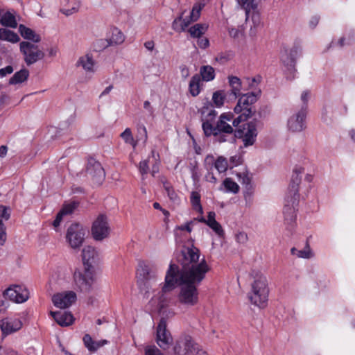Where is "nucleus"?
I'll use <instances>...</instances> for the list:
<instances>
[{
	"instance_id": "f257e3e1",
	"label": "nucleus",
	"mask_w": 355,
	"mask_h": 355,
	"mask_svg": "<svg viewBox=\"0 0 355 355\" xmlns=\"http://www.w3.org/2000/svg\"><path fill=\"white\" fill-rule=\"evenodd\" d=\"M181 269L175 264H170L165 277V283L159 297L160 308L165 306L167 297L165 294L173 291L175 285H181L178 299L180 303L193 306L198 301L197 286L205 279L210 270L205 258L200 260V250L194 247L184 248L177 257Z\"/></svg>"
},
{
	"instance_id": "f03ea898",
	"label": "nucleus",
	"mask_w": 355,
	"mask_h": 355,
	"mask_svg": "<svg viewBox=\"0 0 355 355\" xmlns=\"http://www.w3.org/2000/svg\"><path fill=\"white\" fill-rule=\"evenodd\" d=\"M269 289L268 281L265 276L258 275L251 285V291L248 293V298L252 304L264 308L267 305Z\"/></svg>"
},
{
	"instance_id": "7ed1b4c3",
	"label": "nucleus",
	"mask_w": 355,
	"mask_h": 355,
	"mask_svg": "<svg viewBox=\"0 0 355 355\" xmlns=\"http://www.w3.org/2000/svg\"><path fill=\"white\" fill-rule=\"evenodd\" d=\"M75 289L88 293L93 289V284L95 281L94 270L90 268H84L83 270L76 269L73 275Z\"/></svg>"
},
{
	"instance_id": "20e7f679",
	"label": "nucleus",
	"mask_w": 355,
	"mask_h": 355,
	"mask_svg": "<svg viewBox=\"0 0 355 355\" xmlns=\"http://www.w3.org/2000/svg\"><path fill=\"white\" fill-rule=\"evenodd\" d=\"M257 136V121H252L243 124L234 130V137L241 139L243 146H252Z\"/></svg>"
},
{
	"instance_id": "39448f33",
	"label": "nucleus",
	"mask_w": 355,
	"mask_h": 355,
	"mask_svg": "<svg viewBox=\"0 0 355 355\" xmlns=\"http://www.w3.org/2000/svg\"><path fill=\"white\" fill-rule=\"evenodd\" d=\"M87 230L82 225L72 223L67 229L66 240L73 249L80 248L85 238Z\"/></svg>"
},
{
	"instance_id": "423d86ee",
	"label": "nucleus",
	"mask_w": 355,
	"mask_h": 355,
	"mask_svg": "<svg viewBox=\"0 0 355 355\" xmlns=\"http://www.w3.org/2000/svg\"><path fill=\"white\" fill-rule=\"evenodd\" d=\"M20 51L24 55V61L27 65H31L44 57V52L37 45L28 42L20 43Z\"/></svg>"
},
{
	"instance_id": "0eeeda50",
	"label": "nucleus",
	"mask_w": 355,
	"mask_h": 355,
	"mask_svg": "<svg viewBox=\"0 0 355 355\" xmlns=\"http://www.w3.org/2000/svg\"><path fill=\"white\" fill-rule=\"evenodd\" d=\"M86 175L96 185L101 184L105 177V171L101 163L93 158L88 160Z\"/></svg>"
},
{
	"instance_id": "6e6552de",
	"label": "nucleus",
	"mask_w": 355,
	"mask_h": 355,
	"mask_svg": "<svg viewBox=\"0 0 355 355\" xmlns=\"http://www.w3.org/2000/svg\"><path fill=\"white\" fill-rule=\"evenodd\" d=\"M92 234L96 241H102L110 234V227L106 216L101 214L94 221L92 227Z\"/></svg>"
},
{
	"instance_id": "1a4fd4ad",
	"label": "nucleus",
	"mask_w": 355,
	"mask_h": 355,
	"mask_svg": "<svg viewBox=\"0 0 355 355\" xmlns=\"http://www.w3.org/2000/svg\"><path fill=\"white\" fill-rule=\"evenodd\" d=\"M156 340L158 345L164 350L168 349L173 343V337L166 329V320L162 318L157 327Z\"/></svg>"
},
{
	"instance_id": "9d476101",
	"label": "nucleus",
	"mask_w": 355,
	"mask_h": 355,
	"mask_svg": "<svg viewBox=\"0 0 355 355\" xmlns=\"http://www.w3.org/2000/svg\"><path fill=\"white\" fill-rule=\"evenodd\" d=\"M202 127L206 137H209L211 135H217L218 132L230 134V135H232L233 132L234 133L232 125L222 119H218L216 126H214L209 121H203Z\"/></svg>"
},
{
	"instance_id": "9b49d317",
	"label": "nucleus",
	"mask_w": 355,
	"mask_h": 355,
	"mask_svg": "<svg viewBox=\"0 0 355 355\" xmlns=\"http://www.w3.org/2000/svg\"><path fill=\"white\" fill-rule=\"evenodd\" d=\"M198 349V345L193 342L191 337L184 336L176 341L173 347V352L175 355H187L194 354Z\"/></svg>"
},
{
	"instance_id": "f8f14e48",
	"label": "nucleus",
	"mask_w": 355,
	"mask_h": 355,
	"mask_svg": "<svg viewBox=\"0 0 355 355\" xmlns=\"http://www.w3.org/2000/svg\"><path fill=\"white\" fill-rule=\"evenodd\" d=\"M6 300H9L16 303H22L28 298V291L21 286L14 285L8 288L3 293Z\"/></svg>"
},
{
	"instance_id": "ddd939ff",
	"label": "nucleus",
	"mask_w": 355,
	"mask_h": 355,
	"mask_svg": "<svg viewBox=\"0 0 355 355\" xmlns=\"http://www.w3.org/2000/svg\"><path fill=\"white\" fill-rule=\"evenodd\" d=\"M76 298V293L70 291L55 294L52 297V301L56 307L66 309L74 303Z\"/></svg>"
},
{
	"instance_id": "4468645a",
	"label": "nucleus",
	"mask_w": 355,
	"mask_h": 355,
	"mask_svg": "<svg viewBox=\"0 0 355 355\" xmlns=\"http://www.w3.org/2000/svg\"><path fill=\"white\" fill-rule=\"evenodd\" d=\"M306 107L302 106L300 110L288 121V129L293 132H300L305 128Z\"/></svg>"
},
{
	"instance_id": "2eb2a0df",
	"label": "nucleus",
	"mask_w": 355,
	"mask_h": 355,
	"mask_svg": "<svg viewBox=\"0 0 355 355\" xmlns=\"http://www.w3.org/2000/svg\"><path fill=\"white\" fill-rule=\"evenodd\" d=\"M302 173H304L303 168H295L293 171V174L292 175L291 180L288 186V193L287 196L288 198H293V203H295L296 201H298L299 199L298 187L301 182L300 175Z\"/></svg>"
},
{
	"instance_id": "dca6fc26",
	"label": "nucleus",
	"mask_w": 355,
	"mask_h": 355,
	"mask_svg": "<svg viewBox=\"0 0 355 355\" xmlns=\"http://www.w3.org/2000/svg\"><path fill=\"white\" fill-rule=\"evenodd\" d=\"M83 261L84 268H90L94 270V265L98 261V253L94 248L92 246H86L83 250Z\"/></svg>"
},
{
	"instance_id": "f3484780",
	"label": "nucleus",
	"mask_w": 355,
	"mask_h": 355,
	"mask_svg": "<svg viewBox=\"0 0 355 355\" xmlns=\"http://www.w3.org/2000/svg\"><path fill=\"white\" fill-rule=\"evenodd\" d=\"M137 271L144 280L149 281L157 277V268L154 263L140 261Z\"/></svg>"
},
{
	"instance_id": "a211bd4d",
	"label": "nucleus",
	"mask_w": 355,
	"mask_h": 355,
	"mask_svg": "<svg viewBox=\"0 0 355 355\" xmlns=\"http://www.w3.org/2000/svg\"><path fill=\"white\" fill-rule=\"evenodd\" d=\"M286 200L288 204L284 206L283 211L284 220L287 224L293 227V223L295 222L296 218L295 205L297 204V201L293 203L294 199L292 197H287Z\"/></svg>"
},
{
	"instance_id": "6ab92c4d",
	"label": "nucleus",
	"mask_w": 355,
	"mask_h": 355,
	"mask_svg": "<svg viewBox=\"0 0 355 355\" xmlns=\"http://www.w3.org/2000/svg\"><path fill=\"white\" fill-rule=\"evenodd\" d=\"M22 323L19 320L3 319L0 322L3 334L8 335L21 329Z\"/></svg>"
},
{
	"instance_id": "aec40b11",
	"label": "nucleus",
	"mask_w": 355,
	"mask_h": 355,
	"mask_svg": "<svg viewBox=\"0 0 355 355\" xmlns=\"http://www.w3.org/2000/svg\"><path fill=\"white\" fill-rule=\"evenodd\" d=\"M50 314L55 321L62 327L69 326L73 323V316L69 312L51 311Z\"/></svg>"
},
{
	"instance_id": "412c9836",
	"label": "nucleus",
	"mask_w": 355,
	"mask_h": 355,
	"mask_svg": "<svg viewBox=\"0 0 355 355\" xmlns=\"http://www.w3.org/2000/svg\"><path fill=\"white\" fill-rule=\"evenodd\" d=\"M299 51L298 48L295 46L290 50L288 53L282 56V62L291 73L295 71V59Z\"/></svg>"
},
{
	"instance_id": "4be33fe9",
	"label": "nucleus",
	"mask_w": 355,
	"mask_h": 355,
	"mask_svg": "<svg viewBox=\"0 0 355 355\" xmlns=\"http://www.w3.org/2000/svg\"><path fill=\"white\" fill-rule=\"evenodd\" d=\"M19 31L21 35L26 40H31L33 42H39L41 40L40 36L37 35L32 29L20 24Z\"/></svg>"
},
{
	"instance_id": "5701e85b",
	"label": "nucleus",
	"mask_w": 355,
	"mask_h": 355,
	"mask_svg": "<svg viewBox=\"0 0 355 355\" xmlns=\"http://www.w3.org/2000/svg\"><path fill=\"white\" fill-rule=\"evenodd\" d=\"M29 76V71L26 69H22L16 72L9 80V84L16 85L24 83L27 80Z\"/></svg>"
},
{
	"instance_id": "b1692460",
	"label": "nucleus",
	"mask_w": 355,
	"mask_h": 355,
	"mask_svg": "<svg viewBox=\"0 0 355 355\" xmlns=\"http://www.w3.org/2000/svg\"><path fill=\"white\" fill-rule=\"evenodd\" d=\"M77 64L78 66H81L85 70L87 71H93L94 62L92 57L87 54L79 58Z\"/></svg>"
},
{
	"instance_id": "393cba45",
	"label": "nucleus",
	"mask_w": 355,
	"mask_h": 355,
	"mask_svg": "<svg viewBox=\"0 0 355 355\" xmlns=\"http://www.w3.org/2000/svg\"><path fill=\"white\" fill-rule=\"evenodd\" d=\"M200 77L198 74L194 75L189 83V92L193 96H197L200 92Z\"/></svg>"
},
{
	"instance_id": "a878e982",
	"label": "nucleus",
	"mask_w": 355,
	"mask_h": 355,
	"mask_svg": "<svg viewBox=\"0 0 355 355\" xmlns=\"http://www.w3.org/2000/svg\"><path fill=\"white\" fill-rule=\"evenodd\" d=\"M0 40L17 42L19 40V37L17 33L12 31L6 28H0Z\"/></svg>"
},
{
	"instance_id": "bb28decb",
	"label": "nucleus",
	"mask_w": 355,
	"mask_h": 355,
	"mask_svg": "<svg viewBox=\"0 0 355 355\" xmlns=\"http://www.w3.org/2000/svg\"><path fill=\"white\" fill-rule=\"evenodd\" d=\"M200 73L202 76V79L205 81L212 80L215 77L214 69L209 65L201 67Z\"/></svg>"
},
{
	"instance_id": "cd10ccee",
	"label": "nucleus",
	"mask_w": 355,
	"mask_h": 355,
	"mask_svg": "<svg viewBox=\"0 0 355 355\" xmlns=\"http://www.w3.org/2000/svg\"><path fill=\"white\" fill-rule=\"evenodd\" d=\"M125 37L123 33L117 28H114L112 31V36L108 40L110 44H121L124 42Z\"/></svg>"
},
{
	"instance_id": "c85d7f7f",
	"label": "nucleus",
	"mask_w": 355,
	"mask_h": 355,
	"mask_svg": "<svg viewBox=\"0 0 355 355\" xmlns=\"http://www.w3.org/2000/svg\"><path fill=\"white\" fill-rule=\"evenodd\" d=\"M191 204L193 209L196 210L200 214H203V209L200 203V195L198 191H192L191 193Z\"/></svg>"
},
{
	"instance_id": "c756f323",
	"label": "nucleus",
	"mask_w": 355,
	"mask_h": 355,
	"mask_svg": "<svg viewBox=\"0 0 355 355\" xmlns=\"http://www.w3.org/2000/svg\"><path fill=\"white\" fill-rule=\"evenodd\" d=\"M207 26L202 24H196L189 29V32L193 37H201L207 31Z\"/></svg>"
},
{
	"instance_id": "7c9ffc66",
	"label": "nucleus",
	"mask_w": 355,
	"mask_h": 355,
	"mask_svg": "<svg viewBox=\"0 0 355 355\" xmlns=\"http://www.w3.org/2000/svg\"><path fill=\"white\" fill-rule=\"evenodd\" d=\"M239 103L244 107H252L251 105L257 101V95L254 92L243 95L239 99Z\"/></svg>"
},
{
	"instance_id": "2f4dec72",
	"label": "nucleus",
	"mask_w": 355,
	"mask_h": 355,
	"mask_svg": "<svg viewBox=\"0 0 355 355\" xmlns=\"http://www.w3.org/2000/svg\"><path fill=\"white\" fill-rule=\"evenodd\" d=\"M1 24L4 26L11 28H16L17 26L15 16L9 12H7L1 17Z\"/></svg>"
},
{
	"instance_id": "473e14b6",
	"label": "nucleus",
	"mask_w": 355,
	"mask_h": 355,
	"mask_svg": "<svg viewBox=\"0 0 355 355\" xmlns=\"http://www.w3.org/2000/svg\"><path fill=\"white\" fill-rule=\"evenodd\" d=\"M229 84L232 87V92L235 96L240 95L241 89V80L236 76H229Z\"/></svg>"
},
{
	"instance_id": "72a5a7b5",
	"label": "nucleus",
	"mask_w": 355,
	"mask_h": 355,
	"mask_svg": "<svg viewBox=\"0 0 355 355\" xmlns=\"http://www.w3.org/2000/svg\"><path fill=\"white\" fill-rule=\"evenodd\" d=\"M291 252L293 255H295L299 258H305L308 259L311 257V250L309 249V245L308 243H306V248L302 250H298L295 248H292L291 250Z\"/></svg>"
},
{
	"instance_id": "f704fd0d",
	"label": "nucleus",
	"mask_w": 355,
	"mask_h": 355,
	"mask_svg": "<svg viewBox=\"0 0 355 355\" xmlns=\"http://www.w3.org/2000/svg\"><path fill=\"white\" fill-rule=\"evenodd\" d=\"M225 98V95L223 90H218L214 92L212 96L213 102L217 107H220L223 105Z\"/></svg>"
},
{
	"instance_id": "c9c22d12",
	"label": "nucleus",
	"mask_w": 355,
	"mask_h": 355,
	"mask_svg": "<svg viewBox=\"0 0 355 355\" xmlns=\"http://www.w3.org/2000/svg\"><path fill=\"white\" fill-rule=\"evenodd\" d=\"M223 185L227 191H230L234 193H237L239 191V185L235 182H234L231 178H226L223 181Z\"/></svg>"
},
{
	"instance_id": "e433bc0d",
	"label": "nucleus",
	"mask_w": 355,
	"mask_h": 355,
	"mask_svg": "<svg viewBox=\"0 0 355 355\" xmlns=\"http://www.w3.org/2000/svg\"><path fill=\"white\" fill-rule=\"evenodd\" d=\"M257 4L254 3V8L250 7V12L249 16L251 15L252 21L254 24V27H257L261 24V17L259 13L256 11ZM250 17H246V20L249 19Z\"/></svg>"
},
{
	"instance_id": "4c0bfd02",
	"label": "nucleus",
	"mask_w": 355,
	"mask_h": 355,
	"mask_svg": "<svg viewBox=\"0 0 355 355\" xmlns=\"http://www.w3.org/2000/svg\"><path fill=\"white\" fill-rule=\"evenodd\" d=\"M214 166L219 173H224L228 167L227 161L223 157H219L215 162Z\"/></svg>"
},
{
	"instance_id": "58836bf2",
	"label": "nucleus",
	"mask_w": 355,
	"mask_h": 355,
	"mask_svg": "<svg viewBox=\"0 0 355 355\" xmlns=\"http://www.w3.org/2000/svg\"><path fill=\"white\" fill-rule=\"evenodd\" d=\"M121 137L124 140L126 144H129L135 147L136 143L135 142L131 130L126 128L121 134Z\"/></svg>"
},
{
	"instance_id": "ea45409f",
	"label": "nucleus",
	"mask_w": 355,
	"mask_h": 355,
	"mask_svg": "<svg viewBox=\"0 0 355 355\" xmlns=\"http://www.w3.org/2000/svg\"><path fill=\"white\" fill-rule=\"evenodd\" d=\"M238 3L245 10V15L249 17L250 7L254 8L255 0H236Z\"/></svg>"
},
{
	"instance_id": "a19ab883",
	"label": "nucleus",
	"mask_w": 355,
	"mask_h": 355,
	"mask_svg": "<svg viewBox=\"0 0 355 355\" xmlns=\"http://www.w3.org/2000/svg\"><path fill=\"white\" fill-rule=\"evenodd\" d=\"M79 203L76 201L71 202L69 203H65L61 211L64 214V215L72 214L74 210L78 207Z\"/></svg>"
},
{
	"instance_id": "79ce46f5",
	"label": "nucleus",
	"mask_w": 355,
	"mask_h": 355,
	"mask_svg": "<svg viewBox=\"0 0 355 355\" xmlns=\"http://www.w3.org/2000/svg\"><path fill=\"white\" fill-rule=\"evenodd\" d=\"M187 27V24L182 22V16L175 19L172 24L173 29L177 32L184 31Z\"/></svg>"
},
{
	"instance_id": "37998d69",
	"label": "nucleus",
	"mask_w": 355,
	"mask_h": 355,
	"mask_svg": "<svg viewBox=\"0 0 355 355\" xmlns=\"http://www.w3.org/2000/svg\"><path fill=\"white\" fill-rule=\"evenodd\" d=\"M110 43L108 40L101 39L96 40L94 44V50L96 51H101L103 49L110 46Z\"/></svg>"
},
{
	"instance_id": "c03bdc74",
	"label": "nucleus",
	"mask_w": 355,
	"mask_h": 355,
	"mask_svg": "<svg viewBox=\"0 0 355 355\" xmlns=\"http://www.w3.org/2000/svg\"><path fill=\"white\" fill-rule=\"evenodd\" d=\"M237 176L239 177V180L241 179V183L244 185H245V187L247 189H250L252 187L251 185V178L249 176L248 173H239L237 174Z\"/></svg>"
},
{
	"instance_id": "a18cd8bd",
	"label": "nucleus",
	"mask_w": 355,
	"mask_h": 355,
	"mask_svg": "<svg viewBox=\"0 0 355 355\" xmlns=\"http://www.w3.org/2000/svg\"><path fill=\"white\" fill-rule=\"evenodd\" d=\"M80 1L75 2L71 8H62L60 11L65 15L66 16H69L73 13H76L78 11L80 8Z\"/></svg>"
},
{
	"instance_id": "49530a36",
	"label": "nucleus",
	"mask_w": 355,
	"mask_h": 355,
	"mask_svg": "<svg viewBox=\"0 0 355 355\" xmlns=\"http://www.w3.org/2000/svg\"><path fill=\"white\" fill-rule=\"evenodd\" d=\"M201 9L202 7L200 4H196L193 6L189 16V17L191 18V21H195L198 19L200 15Z\"/></svg>"
},
{
	"instance_id": "de8ad7c7",
	"label": "nucleus",
	"mask_w": 355,
	"mask_h": 355,
	"mask_svg": "<svg viewBox=\"0 0 355 355\" xmlns=\"http://www.w3.org/2000/svg\"><path fill=\"white\" fill-rule=\"evenodd\" d=\"M210 228H211L219 236H223L224 234V231L219 223L216 221H212L211 223L207 225Z\"/></svg>"
},
{
	"instance_id": "09e8293b",
	"label": "nucleus",
	"mask_w": 355,
	"mask_h": 355,
	"mask_svg": "<svg viewBox=\"0 0 355 355\" xmlns=\"http://www.w3.org/2000/svg\"><path fill=\"white\" fill-rule=\"evenodd\" d=\"M164 187L167 193L168 196L172 201L175 202L178 199V194L175 193V191L173 190V189L169 186L168 184L164 183Z\"/></svg>"
},
{
	"instance_id": "8fccbe9b",
	"label": "nucleus",
	"mask_w": 355,
	"mask_h": 355,
	"mask_svg": "<svg viewBox=\"0 0 355 355\" xmlns=\"http://www.w3.org/2000/svg\"><path fill=\"white\" fill-rule=\"evenodd\" d=\"M83 342L85 347L90 351V352H95L94 345H93L94 343V341L92 338V337L89 334H85L83 337Z\"/></svg>"
},
{
	"instance_id": "3c124183",
	"label": "nucleus",
	"mask_w": 355,
	"mask_h": 355,
	"mask_svg": "<svg viewBox=\"0 0 355 355\" xmlns=\"http://www.w3.org/2000/svg\"><path fill=\"white\" fill-rule=\"evenodd\" d=\"M214 137V139L216 141L219 143L225 142L228 140V137H231V138L233 139L232 135H230V134H225L222 132H218L217 135H212Z\"/></svg>"
},
{
	"instance_id": "603ef678",
	"label": "nucleus",
	"mask_w": 355,
	"mask_h": 355,
	"mask_svg": "<svg viewBox=\"0 0 355 355\" xmlns=\"http://www.w3.org/2000/svg\"><path fill=\"white\" fill-rule=\"evenodd\" d=\"M148 162L149 161L148 159H146V160L140 162V163H139V172L141 173L142 176H144V175H146L148 172V170H149Z\"/></svg>"
},
{
	"instance_id": "864d4df0",
	"label": "nucleus",
	"mask_w": 355,
	"mask_h": 355,
	"mask_svg": "<svg viewBox=\"0 0 355 355\" xmlns=\"http://www.w3.org/2000/svg\"><path fill=\"white\" fill-rule=\"evenodd\" d=\"M146 355H164L155 346L148 347L145 350Z\"/></svg>"
},
{
	"instance_id": "5fc2aeb1",
	"label": "nucleus",
	"mask_w": 355,
	"mask_h": 355,
	"mask_svg": "<svg viewBox=\"0 0 355 355\" xmlns=\"http://www.w3.org/2000/svg\"><path fill=\"white\" fill-rule=\"evenodd\" d=\"M6 239V234L5 232V225L2 221V220L0 219V245H3Z\"/></svg>"
},
{
	"instance_id": "6e6d98bb",
	"label": "nucleus",
	"mask_w": 355,
	"mask_h": 355,
	"mask_svg": "<svg viewBox=\"0 0 355 355\" xmlns=\"http://www.w3.org/2000/svg\"><path fill=\"white\" fill-rule=\"evenodd\" d=\"M255 111L252 110V107H244L242 114L240 115L243 119L246 121L249 117L252 116V113Z\"/></svg>"
},
{
	"instance_id": "4d7b16f0",
	"label": "nucleus",
	"mask_w": 355,
	"mask_h": 355,
	"mask_svg": "<svg viewBox=\"0 0 355 355\" xmlns=\"http://www.w3.org/2000/svg\"><path fill=\"white\" fill-rule=\"evenodd\" d=\"M198 45L201 49H206L209 45V40L206 37H198Z\"/></svg>"
},
{
	"instance_id": "13d9d810",
	"label": "nucleus",
	"mask_w": 355,
	"mask_h": 355,
	"mask_svg": "<svg viewBox=\"0 0 355 355\" xmlns=\"http://www.w3.org/2000/svg\"><path fill=\"white\" fill-rule=\"evenodd\" d=\"M13 67L10 65H8L4 68L0 69V76L5 77L8 74H10L13 72Z\"/></svg>"
},
{
	"instance_id": "bf43d9fd",
	"label": "nucleus",
	"mask_w": 355,
	"mask_h": 355,
	"mask_svg": "<svg viewBox=\"0 0 355 355\" xmlns=\"http://www.w3.org/2000/svg\"><path fill=\"white\" fill-rule=\"evenodd\" d=\"M193 224V220H191V221L187 223L184 225H180V226H178L177 229L180 230H182V231H184L185 230V231H187V232L190 233L192 231L191 225Z\"/></svg>"
},
{
	"instance_id": "052dcab7",
	"label": "nucleus",
	"mask_w": 355,
	"mask_h": 355,
	"mask_svg": "<svg viewBox=\"0 0 355 355\" xmlns=\"http://www.w3.org/2000/svg\"><path fill=\"white\" fill-rule=\"evenodd\" d=\"M0 209V216L5 220H8L10 215L8 211V208L4 206H1Z\"/></svg>"
},
{
	"instance_id": "680f3d73",
	"label": "nucleus",
	"mask_w": 355,
	"mask_h": 355,
	"mask_svg": "<svg viewBox=\"0 0 355 355\" xmlns=\"http://www.w3.org/2000/svg\"><path fill=\"white\" fill-rule=\"evenodd\" d=\"M310 98V92L309 91H304L302 92L301 95V100L303 102L302 106H306L307 107V103Z\"/></svg>"
},
{
	"instance_id": "e2e57ef3",
	"label": "nucleus",
	"mask_w": 355,
	"mask_h": 355,
	"mask_svg": "<svg viewBox=\"0 0 355 355\" xmlns=\"http://www.w3.org/2000/svg\"><path fill=\"white\" fill-rule=\"evenodd\" d=\"M180 69L181 76L184 79L187 78L190 74L189 68L186 65H182V66H180Z\"/></svg>"
},
{
	"instance_id": "0e129e2a",
	"label": "nucleus",
	"mask_w": 355,
	"mask_h": 355,
	"mask_svg": "<svg viewBox=\"0 0 355 355\" xmlns=\"http://www.w3.org/2000/svg\"><path fill=\"white\" fill-rule=\"evenodd\" d=\"M64 215V214L60 210V212L57 214L55 219L54 220L53 223V225L55 227H57L60 225V222L62 221V216Z\"/></svg>"
},
{
	"instance_id": "69168bd1",
	"label": "nucleus",
	"mask_w": 355,
	"mask_h": 355,
	"mask_svg": "<svg viewBox=\"0 0 355 355\" xmlns=\"http://www.w3.org/2000/svg\"><path fill=\"white\" fill-rule=\"evenodd\" d=\"M236 240L239 243H245L248 240V236L244 232H239L236 234Z\"/></svg>"
},
{
	"instance_id": "338daca9",
	"label": "nucleus",
	"mask_w": 355,
	"mask_h": 355,
	"mask_svg": "<svg viewBox=\"0 0 355 355\" xmlns=\"http://www.w3.org/2000/svg\"><path fill=\"white\" fill-rule=\"evenodd\" d=\"M216 214L214 211H209L207 215V219H206V224L208 225L212 221H216L215 219Z\"/></svg>"
},
{
	"instance_id": "774afa93",
	"label": "nucleus",
	"mask_w": 355,
	"mask_h": 355,
	"mask_svg": "<svg viewBox=\"0 0 355 355\" xmlns=\"http://www.w3.org/2000/svg\"><path fill=\"white\" fill-rule=\"evenodd\" d=\"M319 17L313 16L310 20L309 24L311 28H315L319 22Z\"/></svg>"
}]
</instances>
